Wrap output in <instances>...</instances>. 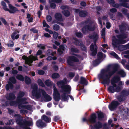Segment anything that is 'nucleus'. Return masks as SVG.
Instances as JSON below:
<instances>
[{
	"label": "nucleus",
	"mask_w": 129,
	"mask_h": 129,
	"mask_svg": "<svg viewBox=\"0 0 129 129\" xmlns=\"http://www.w3.org/2000/svg\"><path fill=\"white\" fill-rule=\"evenodd\" d=\"M108 2L110 4H113L112 6H113L116 7V8H118V7L117 6L118 5V4H115L113 0H107Z\"/></svg>",
	"instance_id": "obj_25"
},
{
	"label": "nucleus",
	"mask_w": 129,
	"mask_h": 129,
	"mask_svg": "<svg viewBox=\"0 0 129 129\" xmlns=\"http://www.w3.org/2000/svg\"><path fill=\"white\" fill-rule=\"evenodd\" d=\"M117 98L120 102L122 101H124L125 99V96H117Z\"/></svg>",
	"instance_id": "obj_31"
},
{
	"label": "nucleus",
	"mask_w": 129,
	"mask_h": 129,
	"mask_svg": "<svg viewBox=\"0 0 129 129\" xmlns=\"http://www.w3.org/2000/svg\"><path fill=\"white\" fill-rule=\"evenodd\" d=\"M51 4V6L53 8H54L56 7V5L54 3L52 2L59 3L61 2V0H50L49 1Z\"/></svg>",
	"instance_id": "obj_17"
},
{
	"label": "nucleus",
	"mask_w": 129,
	"mask_h": 129,
	"mask_svg": "<svg viewBox=\"0 0 129 129\" xmlns=\"http://www.w3.org/2000/svg\"><path fill=\"white\" fill-rule=\"evenodd\" d=\"M118 74L122 77H124L126 75V73L122 69H120L118 72Z\"/></svg>",
	"instance_id": "obj_23"
},
{
	"label": "nucleus",
	"mask_w": 129,
	"mask_h": 129,
	"mask_svg": "<svg viewBox=\"0 0 129 129\" xmlns=\"http://www.w3.org/2000/svg\"><path fill=\"white\" fill-rule=\"evenodd\" d=\"M102 126V125L100 123L98 122L96 125L94 126V127L96 129H97L101 128Z\"/></svg>",
	"instance_id": "obj_39"
},
{
	"label": "nucleus",
	"mask_w": 129,
	"mask_h": 129,
	"mask_svg": "<svg viewBox=\"0 0 129 129\" xmlns=\"http://www.w3.org/2000/svg\"><path fill=\"white\" fill-rule=\"evenodd\" d=\"M44 36L47 38H49L51 37V36L48 33H46L44 34Z\"/></svg>",
	"instance_id": "obj_55"
},
{
	"label": "nucleus",
	"mask_w": 129,
	"mask_h": 129,
	"mask_svg": "<svg viewBox=\"0 0 129 129\" xmlns=\"http://www.w3.org/2000/svg\"><path fill=\"white\" fill-rule=\"evenodd\" d=\"M30 30L34 33H37L38 32V30L34 28H32Z\"/></svg>",
	"instance_id": "obj_57"
},
{
	"label": "nucleus",
	"mask_w": 129,
	"mask_h": 129,
	"mask_svg": "<svg viewBox=\"0 0 129 129\" xmlns=\"http://www.w3.org/2000/svg\"><path fill=\"white\" fill-rule=\"evenodd\" d=\"M8 5L10 9L8 8L6 11H9L10 13H14L18 11L17 8L13 6L11 4H9Z\"/></svg>",
	"instance_id": "obj_14"
},
{
	"label": "nucleus",
	"mask_w": 129,
	"mask_h": 129,
	"mask_svg": "<svg viewBox=\"0 0 129 129\" xmlns=\"http://www.w3.org/2000/svg\"><path fill=\"white\" fill-rule=\"evenodd\" d=\"M105 28H103L102 29L101 31L102 36L104 40L105 39Z\"/></svg>",
	"instance_id": "obj_36"
},
{
	"label": "nucleus",
	"mask_w": 129,
	"mask_h": 129,
	"mask_svg": "<svg viewBox=\"0 0 129 129\" xmlns=\"http://www.w3.org/2000/svg\"><path fill=\"white\" fill-rule=\"evenodd\" d=\"M80 83L81 84L86 85L87 83V82L86 79L84 78L81 77V79Z\"/></svg>",
	"instance_id": "obj_26"
},
{
	"label": "nucleus",
	"mask_w": 129,
	"mask_h": 129,
	"mask_svg": "<svg viewBox=\"0 0 129 129\" xmlns=\"http://www.w3.org/2000/svg\"><path fill=\"white\" fill-rule=\"evenodd\" d=\"M99 23L100 24V27L102 28V23L101 22V19L100 18L98 19Z\"/></svg>",
	"instance_id": "obj_54"
},
{
	"label": "nucleus",
	"mask_w": 129,
	"mask_h": 129,
	"mask_svg": "<svg viewBox=\"0 0 129 129\" xmlns=\"http://www.w3.org/2000/svg\"><path fill=\"white\" fill-rule=\"evenodd\" d=\"M42 51L41 50H39L37 51V54H36V55H41V54H42Z\"/></svg>",
	"instance_id": "obj_56"
},
{
	"label": "nucleus",
	"mask_w": 129,
	"mask_h": 129,
	"mask_svg": "<svg viewBox=\"0 0 129 129\" xmlns=\"http://www.w3.org/2000/svg\"><path fill=\"white\" fill-rule=\"evenodd\" d=\"M37 47L39 48L43 49H44L45 48V46L43 44H40L39 45H38Z\"/></svg>",
	"instance_id": "obj_44"
},
{
	"label": "nucleus",
	"mask_w": 129,
	"mask_h": 129,
	"mask_svg": "<svg viewBox=\"0 0 129 129\" xmlns=\"http://www.w3.org/2000/svg\"><path fill=\"white\" fill-rule=\"evenodd\" d=\"M43 26L44 27H46V28H48L50 27L46 23L45 21V20L43 21Z\"/></svg>",
	"instance_id": "obj_38"
},
{
	"label": "nucleus",
	"mask_w": 129,
	"mask_h": 129,
	"mask_svg": "<svg viewBox=\"0 0 129 129\" xmlns=\"http://www.w3.org/2000/svg\"><path fill=\"white\" fill-rule=\"evenodd\" d=\"M9 80L8 84L6 86V88L7 90H9L10 88L12 89L13 87V85L11 83H15L16 82V79L14 77L10 78L9 79Z\"/></svg>",
	"instance_id": "obj_10"
},
{
	"label": "nucleus",
	"mask_w": 129,
	"mask_h": 129,
	"mask_svg": "<svg viewBox=\"0 0 129 129\" xmlns=\"http://www.w3.org/2000/svg\"><path fill=\"white\" fill-rule=\"evenodd\" d=\"M19 31H17L14 32L11 35V37L12 39L13 40H14L15 39H18L19 36V34L16 35L17 33H19Z\"/></svg>",
	"instance_id": "obj_16"
},
{
	"label": "nucleus",
	"mask_w": 129,
	"mask_h": 129,
	"mask_svg": "<svg viewBox=\"0 0 129 129\" xmlns=\"http://www.w3.org/2000/svg\"><path fill=\"white\" fill-rule=\"evenodd\" d=\"M65 49V48L63 45L60 46L59 48L58 49V52L59 53L62 54Z\"/></svg>",
	"instance_id": "obj_22"
},
{
	"label": "nucleus",
	"mask_w": 129,
	"mask_h": 129,
	"mask_svg": "<svg viewBox=\"0 0 129 129\" xmlns=\"http://www.w3.org/2000/svg\"><path fill=\"white\" fill-rule=\"evenodd\" d=\"M67 83L66 79H64L63 81H58L57 84L59 87H61V89L60 92L62 93L61 95L62 100L63 101H66L68 100L69 95L68 94L70 93L71 90V87L69 85H64Z\"/></svg>",
	"instance_id": "obj_2"
},
{
	"label": "nucleus",
	"mask_w": 129,
	"mask_h": 129,
	"mask_svg": "<svg viewBox=\"0 0 129 129\" xmlns=\"http://www.w3.org/2000/svg\"><path fill=\"white\" fill-rule=\"evenodd\" d=\"M127 36L126 35H117L119 40L116 39L115 37H113L112 39V44L113 47H117L119 44L125 43L129 40V39L127 38Z\"/></svg>",
	"instance_id": "obj_5"
},
{
	"label": "nucleus",
	"mask_w": 129,
	"mask_h": 129,
	"mask_svg": "<svg viewBox=\"0 0 129 129\" xmlns=\"http://www.w3.org/2000/svg\"><path fill=\"white\" fill-rule=\"evenodd\" d=\"M126 61L125 60H122L121 61V63L124 66L126 62Z\"/></svg>",
	"instance_id": "obj_63"
},
{
	"label": "nucleus",
	"mask_w": 129,
	"mask_h": 129,
	"mask_svg": "<svg viewBox=\"0 0 129 129\" xmlns=\"http://www.w3.org/2000/svg\"><path fill=\"white\" fill-rule=\"evenodd\" d=\"M98 118L99 119H101L104 117L103 113L102 112H100L98 114Z\"/></svg>",
	"instance_id": "obj_42"
},
{
	"label": "nucleus",
	"mask_w": 129,
	"mask_h": 129,
	"mask_svg": "<svg viewBox=\"0 0 129 129\" xmlns=\"http://www.w3.org/2000/svg\"><path fill=\"white\" fill-rule=\"evenodd\" d=\"M61 15L59 13H57L55 15V17L56 19L58 21H61L62 20L61 19Z\"/></svg>",
	"instance_id": "obj_21"
},
{
	"label": "nucleus",
	"mask_w": 129,
	"mask_h": 129,
	"mask_svg": "<svg viewBox=\"0 0 129 129\" xmlns=\"http://www.w3.org/2000/svg\"><path fill=\"white\" fill-rule=\"evenodd\" d=\"M53 29L55 30H57L59 29V27L58 25L57 24L54 25L53 27Z\"/></svg>",
	"instance_id": "obj_37"
},
{
	"label": "nucleus",
	"mask_w": 129,
	"mask_h": 129,
	"mask_svg": "<svg viewBox=\"0 0 129 129\" xmlns=\"http://www.w3.org/2000/svg\"><path fill=\"white\" fill-rule=\"evenodd\" d=\"M62 13L66 16H68L70 15V13L67 10H64L62 11Z\"/></svg>",
	"instance_id": "obj_34"
},
{
	"label": "nucleus",
	"mask_w": 129,
	"mask_h": 129,
	"mask_svg": "<svg viewBox=\"0 0 129 129\" xmlns=\"http://www.w3.org/2000/svg\"><path fill=\"white\" fill-rule=\"evenodd\" d=\"M87 15L86 12L85 11H81L79 12V15L81 17L85 16Z\"/></svg>",
	"instance_id": "obj_27"
},
{
	"label": "nucleus",
	"mask_w": 129,
	"mask_h": 129,
	"mask_svg": "<svg viewBox=\"0 0 129 129\" xmlns=\"http://www.w3.org/2000/svg\"><path fill=\"white\" fill-rule=\"evenodd\" d=\"M110 11L112 13H114L116 12L117 11V10L115 8H113L110 9Z\"/></svg>",
	"instance_id": "obj_61"
},
{
	"label": "nucleus",
	"mask_w": 129,
	"mask_h": 129,
	"mask_svg": "<svg viewBox=\"0 0 129 129\" xmlns=\"http://www.w3.org/2000/svg\"><path fill=\"white\" fill-rule=\"evenodd\" d=\"M15 98V97L13 93H10L9 94V96L7 97V98L9 100H11Z\"/></svg>",
	"instance_id": "obj_24"
},
{
	"label": "nucleus",
	"mask_w": 129,
	"mask_h": 129,
	"mask_svg": "<svg viewBox=\"0 0 129 129\" xmlns=\"http://www.w3.org/2000/svg\"><path fill=\"white\" fill-rule=\"evenodd\" d=\"M106 24L107 28L108 29L110 27V23L109 22H107L106 23Z\"/></svg>",
	"instance_id": "obj_58"
},
{
	"label": "nucleus",
	"mask_w": 129,
	"mask_h": 129,
	"mask_svg": "<svg viewBox=\"0 0 129 129\" xmlns=\"http://www.w3.org/2000/svg\"><path fill=\"white\" fill-rule=\"evenodd\" d=\"M116 71V69H112L111 67L107 69L102 70L101 74L99 75V77L103 79L104 83L108 84L110 78Z\"/></svg>",
	"instance_id": "obj_3"
},
{
	"label": "nucleus",
	"mask_w": 129,
	"mask_h": 129,
	"mask_svg": "<svg viewBox=\"0 0 129 129\" xmlns=\"http://www.w3.org/2000/svg\"><path fill=\"white\" fill-rule=\"evenodd\" d=\"M37 72L38 74L40 75H43L44 73V72L41 70H38L37 71Z\"/></svg>",
	"instance_id": "obj_43"
},
{
	"label": "nucleus",
	"mask_w": 129,
	"mask_h": 129,
	"mask_svg": "<svg viewBox=\"0 0 129 129\" xmlns=\"http://www.w3.org/2000/svg\"><path fill=\"white\" fill-rule=\"evenodd\" d=\"M16 77V78L17 79H18L21 81H24V77L22 76L21 75H18Z\"/></svg>",
	"instance_id": "obj_30"
},
{
	"label": "nucleus",
	"mask_w": 129,
	"mask_h": 129,
	"mask_svg": "<svg viewBox=\"0 0 129 129\" xmlns=\"http://www.w3.org/2000/svg\"><path fill=\"white\" fill-rule=\"evenodd\" d=\"M56 59V57H51L49 56L47 58V59L48 60H50L53 59V60H54Z\"/></svg>",
	"instance_id": "obj_46"
},
{
	"label": "nucleus",
	"mask_w": 129,
	"mask_h": 129,
	"mask_svg": "<svg viewBox=\"0 0 129 129\" xmlns=\"http://www.w3.org/2000/svg\"><path fill=\"white\" fill-rule=\"evenodd\" d=\"M37 126L41 128L45 126V123L41 120L38 121L36 123Z\"/></svg>",
	"instance_id": "obj_19"
},
{
	"label": "nucleus",
	"mask_w": 129,
	"mask_h": 129,
	"mask_svg": "<svg viewBox=\"0 0 129 129\" xmlns=\"http://www.w3.org/2000/svg\"><path fill=\"white\" fill-rule=\"evenodd\" d=\"M78 60V59L76 58L75 57L71 56L69 57L67 60V62L69 65H71L73 61H77Z\"/></svg>",
	"instance_id": "obj_15"
},
{
	"label": "nucleus",
	"mask_w": 129,
	"mask_h": 129,
	"mask_svg": "<svg viewBox=\"0 0 129 129\" xmlns=\"http://www.w3.org/2000/svg\"><path fill=\"white\" fill-rule=\"evenodd\" d=\"M95 27L93 25H90L83 27L82 29V31L83 33H85L88 31H93Z\"/></svg>",
	"instance_id": "obj_13"
},
{
	"label": "nucleus",
	"mask_w": 129,
	"mask_h": 129,
	"mask_svg": "<svg viewBox=\"0 0 129 129\" xmlns=\"http://www.w3.org/2000/svg\"><path fill=\"white\" fill-rule=\"evenodd\" d=\"M2 5L3 6L4 10L6 11L8 8H7L6 3L3 1H2L1 2Z\"/></svg>",
	"instance_id": "obj_28"
},
{
	"label": "nucleus",
	"mask_w": 129,
	"mask_h": 129,
	"mask_svg": "<svg viewBox=\"0 0 129 129\" xmlns=\"http://www.w3.org/2000/svg\"><path fill=\"white\" fill-rule=\"evenodd\" d=\"M71 51L72 52H77L78 51L77 49L74 48H72L71 49Z\"/></svg>",
	"instance_id": "obj_51"
},
{
	"label": "nucleus",
	"mask_w": 129,
	"mask_h": 129,
	"mask_svg": "<svg viewBox=\"0 0 129 129\" xmlns=\"http://www.w3.org/2000/svg\"><path fill=\"white\" fill-rule=\"evenodd\" d=\"M96 118V116L95 114H94L92 115L89 121L91 123H94L96 121L95 119Z\"/></svg>",
	"instance_id": "obj_18"
},
{
	"label": "nucleus",
	"mask_w": 129,
	"mask_h": 129,
	"mask_svg": "<svg viewBox=\"0 0 129 129\" xmlns=\"http://www.w3.org/2000/svg\"><path fill=\"white\" fill-rule=\"evenodd\" d=\"M69 76L71 77V78H72L74 76V73H69Z\"/></svg>",
	"instance_id": "obj_60"
},
{
	"label": "nucleus",
	"mask_w": 129,
	"mask_h": 129,
	"mask_svg": "<svg viewBox=\"0 0 129 129\" xmlns=\"http://www.w3.org/2000/svg\"><path fill=\"white\" fill-rule=\"evenodd\" d=\"M33 91L32 92V96L33 98H35L41 101L44 100L46 101H49L51 100L52 98L47 94L45 91L42 89H39L37 91L38 85L34 84L32 86Z\"/></svg>",
	"instance_id": "obj_1"
},
{
	"label": "nucleus",
	"mask_w": 129,
	"mask_h": 129,
	"mask_svg": "<svg viewBox=\"0 0 129 129\" xmlns=\"http://www.w3.org/2000/svg\"><path fill=\"white\" fill-rule=\"evenodd\" d=\"M52 77L53 78H55L59 77V75L57 73H55L52 75Z\"/></svg>",
	"instance_id": "obj_40"
},
{
	"label": "nucleus",
	"mask_w": 129,
	"mask_h": 129,
	"mask_svg": "<svg viewBox=\"0 0 129 129\" xmlns=\"http://www.w3.org/2000/svg\"><path fill=\"white\" fill-rule=\"evenodd\" d=\"M16 121L17 123L20 125L21 127H24L25 129H30L27 126L31 125H33V123L31 121L29 122L26 121H20L19 120H17Z\"/></svg>",
	"instance_id": "obj_8"
},
{
	"label": "nucleus",
	"mask_w": 129,
	"mask_h": 129,
	"mask_svg": "<svg viewBox=\"0 0 129 129\" xmlns=\"http://www.w3.org/2000/svg\"><path fill=\"white\" fill-rule=\"evenodd\" d=\"M45 30L47 32H48L50 34H52L53 33V32L51 30H49L48 28H45Z\"/></svg>",
	"instance_id": "obj_48"
},
{
	"label": "nucleus",
	"mask_w": 129,
	"mask_h": 129,
	"mask_svg": "<svg viewBox=\"0 0 129 129\" xmlns=\"http://www.w3.org/2000/svg\"><path fill=\"white\" fill-rule=\"evenodd\" d=\"M58 35V34L56 32H54L53 33V37L54 38L56 39L57 38Z\"/></svg>",
	"instance_id": "obj_50"
},
{
	"label": "nucleus",
	"mask_w": 129,
	"mask_h": 129,
	"mask_svg": "<svg viewBox=\"0 0 129 129\" xmlns=\"http://www.w3.org/2000/svg\"><path fill=\"white\" fill-rule=\"evenodd\" d=\"M47 19L48 21L50 22L52 18L51 16H47Z\"/></svg>",
	"instance_id": "obj_52"
},
{
	"label": "nucleus",
	"mask_w": 129,
	"mask_h": 129,
	"mask_svg": "<svg viewBox=\"0 0 129 129\" xmlns=\"http://www.w3.org/2000/svg\"><path fill=\"white\" fill-rule=\"evenodd\" d=\"M38 83L39 85L42 87H44L45 86V85L42 82V81L40 79H39L38 80Z\"/></svg>",
	"instance_id": "obj_29"
},
{
	"label": "nucleus",
	"mask_w": 129,
	"mask_h": 129,
	"mask_svg": "<svg viewBox=\"0 0 129 129\" xmlns=\"http://www.w3.org/2000/svg\"><path fill=\"white\" fill-rule=\"evenodd\" d=\"M53 96L54 99L56 101H59L60 99V95L54 85L53 86Z\"/></svg>",
	"instance_id": "obj_9"
},
{
	"label": "nucleus",
	"mask_w": 129,
	"mask_h": 129,
	"mask_svg": "<svg viewBox=\"0 0 129 129\" xmlns=\"http://www.w3.org/2000/svg\"><path fill=\"white\" fill-rule=\"evenodd\" d=\"M7 45L9 47H12L14 46V43L13 41H9V43L7 44Z\"/></svg>",
	"instance_id": "obj_35"
},
{
	"label": "nucleus",
	"mask_w": 129,
	"mask_h": 129,
	"mask_svg": "<svg viewBox=\"0 0 129 129\" xmlns=\"http://www.w3.org/2000/svg\"><path fill=\"white\" fill-rule=\"evenodd\" d=\"M103 54L101 52H100L98 54V56L99 58V59H101L103 57Z\"/></svg>",
	"instance_id": "obj_47"
},
{
	"label": "nucleus",
	"mask_w": 129,
	"mask_h": 129,
	"mask_svg": "<svg viewBox=\"0 0 129 129\" xmlns=\"http://www.w3.org/2000/svg\"><path fill=\"white\" fill-rule=\"evenodd\" d=\"M61 8L62 9H68V7H66L65 6H62L61 7Z\"/></svg>",
	"instance_id": "obj_64"
},
{
	"label": "nucleus",
	"mask_w": 129,
	"mask_h": 129,
	"mask_svg": "<svg viewBox=\"0 0 129 129\" xmlns=\"http://www.w3.org/2000/svg\"><path fill=\"white\" fill-rule=\"evenodd\" d=\"M27 38V37L26 35H23L22 39L23 40H25Z\"/></svg>",
	"instance_id": "obj_62"
},
{
	"label": "nucleus",
	"mask_w": 129,
	"mask_h": 129,
	"mask_svg": "<svg viewBox=\"0 0 129 129\" xmlns=\"http://www.w3.org/2000/svg\"><path fill=\"white\" fill-rule=\"evenodd\" d=\"M124 84V83L123 82L121 81H120L119 82V83L118 84V86H117V87H118L119 88V87H122V88H122V87L121 86L123 85Z\"/></svg>",
	"instance_id": "obj_49"
},
{
	"label": "nucleus",
	"mask_w": 129,
	"mask_h": 129,
	"mask_svg": "<svg viewBox=\"0 0 129 129\" xmlns=\"http://www.w3.org/2000/svg\"><path fill=\"white\" fill-rule=\"evenodd\" d=\"M124 48L125 49H129V43L127 45H124Z\"/></svg>",
	"instance_id": "obj_59"
},
{
	"label": "nucleus",
	"mask_w": 129,
	"mask_h": 129,
	"mask_svg": "<svg viewBox=\"0 0 129 129\" xmlns=\"http://www.w3.org/2000/svg\"><path fill=\"white\" fill-rule=\"evenodd\" d=\"M119 105V103L116 101H113L109 105V108L111 111L114 110Z\"/></svg>",
	"instance_id": "obj_11"
},
{
	"label": "nucleus",
	"mask_w": 129,
	"mask_h": 129,
	"mask_svg": "<svg viewBox=\"0 0 129 129\" xmlns=\"http://www.w3.org/2000/svg\"><path fill=\"white\" fill-rule=\"evenodd\" d=\"M42 119L44 120L47 123L50 122L51 119L50 118H48L45 115H44L42 117Z\"/></svg>",
	"instance_id": "obj_20"
},
{
	"label": "nucleus",
	"mask_w": 129,
	"mask_h": 129,
	"mask_svg": "<svg viewBox=\"0 0 129 129\" xmlns=\"http://www.w3.org/2000/svg\"><path fill=\"white\" fill-rule=\"evenodd\" d=\"M110 54L111 55L114 56L116 59H118L119 58L115 52H112V53H110Z\"/></svg>",
	"instance_id": "obj_41"
},
{
	"label": "nucleus",
	"mask_w": 129,
	"mask_h": 129,
	"mask_svg": "<svg viewBox=\"0 0 129 129\" xmlns=\"http://www.w3.org/2000/svg\"><path fill=\"white\" fill-rule=\"evenodd\" d=\"M76 35V36L79 37H81L82 36V34L80 33H77Z\"/></svg>",
	"instance_id": "obj_53"
},
{
	"label": "nucleus",
	"mask_w": 129,
	"mask_h": 129,
	"mask_svg": "<svg viewBox=\"0 0 129 129\" xmlns=\"http://www.w3.org/2000/svg\"><path fill=\"white\" fill-rule=\"evenodd\" d=\"M0 20L2 21L3 23L5 25L7 24V23L5 19L3 18H0Z\"/></svg>",
	"instance_id": "obj_45"
},
{
	"label": "nucleus",
	"mask_w": 129,
	"mask_h": 129,
	"mask_svg": "<svg viewBox=\"0 0 129 129\" xmlns=\"http://www.w3.org/2000/svg\"><path fill=\"white\" fill-rule=\"evenodd\" d=\"M90 50L91 52V55L92 56L95 55L97 53V47L95 43H92L90 46Z\"/></svg>",
	"instance_id": "obj_12"
},
{
	"label": "nucleus",
	"mask_w": 129,
	"mask_h": 129,
	"mask_svg": "<svg viewBox=\"0 0 129 129\" xmlns=\"http://www.w3.org/2000/svg\"><path fill=\"white\" fill-rule=\"evenodd\" d=\"M25 81L27 84H29L31 83V80L27 76L25 77Z\"/></svg>",
	"instance_id": "obj_32"
},
{
	"label": "nucleus",
	"mask_w": 129,
	"mask_h": 129,
	"mask_svg": "<svg viewBox=\"0 0 129 129\" xmlns=\"http://www.w3.org/2000/svg\"><path fill=\"white\" fill-rule=\"evenodd\" d=\"M119 77L116 76L114 77L112 79L111 81L112 85L109 86L108 88V91L110 93H114L115 91L116 92H119L122 88L121 87H117L115 83L119 80Z\"/></svg>",
	"instance_id": "obj_6"
},
{
	"label": "nucleus",
	"mask_w": 129,
	"mask_h": 129,
	"mask_svg": "<svg viewBox=\"0 0 129 129\" xmlns=\"http://www.w3.org/2000/svg\"><path fill=\"white\" fill-rule=\"evenodd\" d=\"M22 58L25 60V62L28 64L29 66L31 65V63L33 62V61L38 60V59L36 56H34L33 55H31L29 56L28 57L25 56H23Z\"/></svg>",
	"instance_id": "obj_7"
},
{
	"label": "nucleus",
	"mask_w": 129,
	"mask_h": 129,
	"mask_svg": "<svg viewBox=\"0 0 129 129\" xmlns=\"http://www.w3.org/2000/svg\"><path fill=\"white\" fill-rule=\"evenodd\" d=\"M45 83L47 86H50L52 84V83L51 80H48L45 81Z\"/></svg>",
	"instance_id": "obj_33"
},
{
	"label": "nucleus",
	"mask_w": 129,
	"mask_h": 129,
	"mask_svg": "<svg viewBox=\"0 0 129 129\" xmlns=\"http://www.w3.org/2000/svg\"><path fill=\"white\" fill-rule=\"evenodd\" d=\"M24 93L23 92H20L17 97V102L12 101L10 103V105L11 106H16L17 104H18V107L19 109L25 108L27 109L31 110L32 109L31 107L30 106L24 105H23L25 104L27 102L25 101L26 99L24 98L21 99V98L24 95Z\"/></svg>",
	"instance_id": "obj_4"
}]
</instances>
